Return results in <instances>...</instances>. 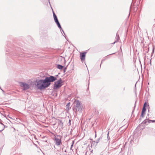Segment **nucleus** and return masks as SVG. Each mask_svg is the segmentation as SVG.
I'll return each instance as SVG.
<instances>
[{"instance_id": "7", "label": "nucleus", "mask_w": 155, "mask_h": 155, "mask_svg": "<svg viewBox=\"0 0 155 155\" xmlns=\"http://www.w3.org/2000/svg\"><path fill=\"white\" fill-rule=\"evenodd\" d=\"M19 84L21 87H23V90L28 89L29 88V85L28 84L23 82H20Z\"/></svg>"}, {"instance_id": "4", "label": "nucleus", "mask_w": 155, "mask_h": 155, "mask_svg": "<svg viewBox=\"0 0 155 155\" xmlns=\"http://www.w3.org/2000/svg\"><path fill=\"white\" fill-rule=\"evenodd\" d=\"M86 54V52L80 53V57L81 62L82 63H84L86 66L87 68V65L86 64L85 61Z\"/></svg>"}, {"instance_id": "6", "label": "nucleus", "mask_w": 155, "mask_h": 155, "mask_svg": "<svg viewBox=\"0 0 155 155\" xmlns=\"http://www.w3.org/2000/svg\"><path fill=\"white\" fill-rule=\"evenodd\" d=\"M55 142L57 146H59L61 144V137L60 136L58 135L55 138Z\"/></svg>"}, {"instance_id": "8", "label": "nucleus", "mask_w": 155, "mask_h": 155, "mask_svg": "<svg viewBox=\"0 0 155 155\" xmlns=\"http://www.w3.org/2000/svg\"><path fill=\"white\" fill-rule=\"evenodd\" d=\"M146 103H145L144 104V105H143V107L142 109V113H141V116L143 117L144 116V115L145 114V111H146V109L145 108V105H146Z\"/></svg>"}, {"instance_id": "20", "label": "nucleus", "mask_w": 155, "mask_h": 155, "mask_svg": "<svg viewBox=\"0 0 155 155\" xmlns=\"http://www.w3.org/2000/svg\"><path fill=\"white\" fill-rule=\"evenodd\" d=\"M2 124L4 125L3 124H2Z\"/></svg>"}, {"instance_id": "19", "label": "nucleus", "mask_w": 155, "mask_h": 155, "mask_svg": "<svg viewBox=\"0 0 155 155\" xmlns=\"http://www.w3.org/2000/svg\"><path fill=\"white\" fill-rule=\"evenodd\" d=\"M115 41L113 43H115Z\"/></svg>"}, {"instance_id": "11", "label": "nucleus", "mask_w": 155, "mask_h": 155, "mask_svg": "<svg viewBox=\"0 0 155 155\" xmlns=\"http://www.w3.org/2000/svg\"><path fill=\"white\" fill-rule=\"evenodd\" d=\"M63 68V66L61 65L58 64L57 66V68L59 69H62Z\"/></svg>"}, {"instance_id": "18", "label": "nucleus", "mask_w": 155, "mask_h": 155, "mask_svg": "<svg viewBox=\"0 0 155 155\" xmlns=\"http://www.w3.org/2000/svg\"><path fill=\"white\" fill-rule=\"evenodd\" d=\"M48 2H49V3H50V1H49V0H48Z\"/></svg>"}, {"instance_id": "17", "label": "nucleus", "mask_w": 155, "mask_h": 155, "mask_svg": "<svg viewBox=\"0 0 155 155\" xmlns=\"http://www.w3.org/2000/svg\"><path fill=\"white\" fill-rule=\"evenodd\" d=\"M87 152V151L86 152V154Z\"/></svg>"}, {"instance_id": "15", "label": "nucleus", "mask_w": 155, "mask_h": 155, "mask_svg": "<svg viewBox=\"0 0 155 155\" xmlns=\"http://www.w3.org/2000/svg\"><path fill=\"white\" fill-rule=\"evenodd\" d=\"M4 130V129H2V130H0V132H1L3 130Z\"/></svg>"}, {"instance_id": "12", "label": "nucleus", "mask_w": 155, "mask_h": 155, "mask_svg": "<svg viewBox=\"0 0 155 155\" xmlns=\"http://www.w3.org/2000/svg\"><path fill=\"white\" fill-rule=\"evenodd\" d=\"M69 125H71V120H69Z\"/></svg>"}, {"instance_id": "14", "label": "nucleus", "mask_w": 155, "mask_h": 155, "mask_svg": "<svg viewBox=\"0 0 155 155\" xmlns=\"http://www.w3.org/2000/svg\"><path fill=\"white\" fill-rule=\"evenodd\" d=\"M3 116H5V114H2Z\"/></svg>"}, {"instance_id": "2", "label": "nucleus", "mask_w": 155, "mask_h": 155, "mask_svg": "<svg viewBox=\"0 0 155 155\" xmlns=\"http://www.w3.org/2000/svg\"><path fill=\"white\" fill-rule=\"evenodd\" d=\"M74 105L73 108V110L74 111L77 112L79 111L81 108V103L78 101H77L74 103Z\"/></svg>"}, {"instance_id": "5", "label": "nucleus", "mask_w": 155, "mask_h": 155, "mask_svg": "<svg viewBox=\"0 0 155 155\" xmlns=\"http://www.w3.org/2000/svg\"><path fill=\"white\" fill-rule=\"evenodd\" d=\"M53 15L54 20L57 25L58 27L60 29V30L61 31L62 30V31L65 34L64 32L63 31V29L62 28L60 24L58 21L57 17L54 12H53Z\"/></svg>"}, {"instance_id": "3", "label": "nucleus", "mask_w": 155, "mask_h": 155, "mask_svg": "<svg viewBox=\"0 0 155 155\" xmlns=\"http://www.w3.org/2000/svg\"><path fill=\"white\" fill-rule=\"evenodd\" d=\"M62 80L61 79H59L58 81L54 83L53 87L54 89H56L60 87L62 85Z\"/></svg>"}, {"instance_id": "16", "label": "nucleus", "mask_w": 155, "mask_h": 155, "mask_svg": "<svg viewBox=\"0 0 155 155\" xmlns=\"http://www.w3.org/2000/svg\"><path fill=\"white\" fill-rule=\"evenodd\" d=\"M152 122H154L155 121L154 120H152Z\"/></svg>"}, {"instance_id": "13", "label": "nucleus", "mask_w": 155, "mask_h": 155, "mask_svg": "<svg viewBox=\"0 0 155 155\" xmlns=\"http://www.w3.org/2000/svg\"><path fill=\"white\" fill-rule=\"evenodd\" d=\"M73 143L71 145V149L72 148V146H73Z\"/></svg>"}, {"instance_id": "9", "label": "nucleus", "mask_w": 155, "mask_h": 155, "mask_svg": "<svg viewBox=\"0 0 155 155\" xmlns=\"http://www.w3.org/2000/svg\"><path fill=\"white\" fill-rule=\"evenodd\" d=\"M70 106V103H68L66 105V110H69V106Z\"/></svg>"}, {"instance_id": "1", "label": "nucleus", "mask_w": 155, "mask_h": 155, "mask_svg": "<svg viewBox=\"0 0 155 155\" xmlns=\"http://www.w3.org/2000/svg\"><path fill=\"white\" fill-rule=\"evenodd\" d=\"M57 78L50 75L46 77L45 79L39 80L38 81L36 84L37 88L41 90L48 87L51 84V82H53L57 80Z\"/></svg>"}, {"instance_id": "10", "label": "nucleus", "mask_w": 155, "mask_h": 155, "mask_svg": "<svg viewBox=\"0 0 155 155\" xmlns=\"http://www.w3.org/2000/svg\"><path fill=\"white\" fill-rule=\"evenodd\" d=\"M59 125L61 127L63 126V123L61 120H60L58 122Z\"/></svg>"}]
</instances>
